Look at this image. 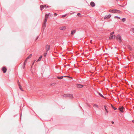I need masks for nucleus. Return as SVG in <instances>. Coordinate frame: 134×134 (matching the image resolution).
Returning a JSON list of instances; mask_svg holds the SVG:
<instances>
[{
  "label": "nucleus",
  "mask_w": 134,
  "mask_h": 134,
  "mask_svg": "<svg viewBox=\"0 0 134 134\" xmlns=\"http://www.w3.org/2000/svg\"><path fill=\"white\" fill-rule=\"evenodd\" d=\"M50 14V13H49L48 14H46L45 15V18L44 19V23L43 25V28H45L46 26V22L47 20V19L48 18V16Z\"/></svg>",
  "instance_id": "f257e3e1"
},
{
  "label": "nucleus",
  "mask_w": 134,
  "mask_h": 134,
  "mask_svg": "<svg viewBox=\"0 0 134 134\" xmlns=\"http://www.w3.org/2000/svg\"><path fill=\"white\" fill-rule=\"evenodd\" d=\"M63 96L64 97H69L70 99H72L73 97L72 94H64Z\"/></svg>",
  "instance_id": "f03ea898"
},
{
  "label": "nucleus",
  "mask_w": 134,
  "mask_h": 134,
  "mask_svg": "<svg viewBox=\"0 0 134 134\" xmlns=\"http://www.w3.org/2000/svg\"><path fill=\"white\" fill-rule=\"evenodd\" d=\"M116 38L117 40H118L120 43H121L122 40L121 38V37L120 35H118L116 37Z\"/></svg>",
  "instance_id": "7ed1b4c3"
},
{
  "label": "nucleus",
  "mask_w": 134,
  "mask_h": 134,
  "mask_svg": "<svg viewBox=\"0 0 134 134\" xmlns=\"http://www.w3.org/2000/svg\"><path fill=\"white\" fill-rule=\"evenodd\" d=\"M121 12L119 10L117 9H113V13H121Z\"/></svg>",
  "instance_id": "20e7f679"
},
{
  "label": "nucleus",
  "mask_w": 134,
  "mask_h": 134,
  "mask_svg": "<svg viewBox=\"0 0 134 134\" xmlns=\"http://www.w3.org/2000/svg\"><path fill=\"white\" fill-rule=\"evenodd\" d=\"M49 7L47 6V7H46V5H41L40 6V9H41V10H42V9H44V8L45 7L46 8H48V7Z\"/></svg>",
  "instance_id": "39448f33"
},
{
  "label": "nucleus",
  "mask_w": 134,
  "mask_h": 134,
  "mask_svg": "<svg viewBox=\"0 0 134 134\" xmlns=\"http://www.w3.org/2000/svg\"><path fill=\"white\" fill-rule=\"evenodd\" d=\"M2 70L3 73H5L6 72L7 69L5 67H3L2 68Z\"/></svg>",
  "instance_id": "423d86ee"
},
{
  "label": "nucleus",
  "mask_w": 134,
  "mask_h": 134,
  "mask_svg": "<svg viewBox=\"0 0 134 134\" xmlns=\"http://www.w3.org/2000/svg\"><path fill=\"white\" fill-rule=\"evenodd\" d=\"M46 52H47L50 49V46L48 45H47L46 46Z\"/></svg>",
  "instance_id": "0eeeda50"
},
{
  "label": "nucleus",
  "mask_w": 134,
  "mask_h": 134,
  "mask_svg": "<svg viewBox=\"0 0 134 134\" xmlns=\"http://www.w3.org/2000/svg\"><path fill=\"white\" fill-rule=\"evenodd\" d=\"M28 59H27V58H26V59L25 60L24 62V64H23V69H24L25 68V64L26 63H27V61Z\"/></svg>",
  "instance_id": "6e6552de"
},
{
  "label": "nucleus",
  "mask_w": 134,
  "mask_h": 134,
  "mask_svg": "<svg viewBox=\"0 0 134 134\" xmlns=\"http://www.w3.org/2000/svg\"><path fill=\"white\" fill-rule=\"evenodd\" d=\"M115 35H110V37H109V38L110 39H115Z\"/></svg>",
  "instance_id": "1a4fd4ad"
},
{
  "label": "nucleus",
  "mask_w": 134,
  "mask_h": 134,
  "mask_svg": "<svg viewBox=\"0 0 134 134\" xmlns=\"http://www.w3.org/2000/svg\"><path fill=\"white\" fill-rule=\"evenodd\" d=\"M124 107L122 106L121 107H119V110L122 113L124 112L122 110L124 109Z\"/></svg>",
  "instance_id": "9d476101"
},
{
  "label": "nucleus",
  "mask_w": 134,
  "mask_h": 134,
  "mask_svg": "<svg viewBox=\"0 0 134 134\" xmlns=\"http://www.w3.org/2000/svg\"><path fill=\"white\" fill-rule=\"evenodd\" d=\"M111 16V15L109 14L108 15H105V16L104 17V19H109Z\"/></svg>",
  "instance_id": "9b49d317"
},
{
  "label": "nucleus",
  "mask_w": 134,
  "mask_h": 134,
  "mask_svg": "<svg viewBox=\"0 0 134 134\" xmlns=\"http://www.w3.org/2000/svg\"><path fill=\"white\" fill-rule=\"evenodd\" d=\"M18 85H19V88H20V89L22 91H23V90L22 89V88H21V86L20 85V83L19 81H18Z\"/></svg>",
  "instance_id": "f8f14e48"
},
{
  "label": "nucleus",
  "mask_w": 134,
  "mask_h": 134,
  "mask_svg": "<svg viewBox=\"0 0 134 134\" xmlns=\"http://www.w3.org/2000/svg\"><path fill=\"white\" fill-rule=\"evenodd\" d=\"M92 7H93L95 6V4L93 2H92L90 3Z\"/></svg>",
  "instance_id": "ddd939ff"
},
{
  "label": "nucleus",
  "mask_w": 134,
  "mask_h": 134,
  "mask_svg": "<svg viewBox=\"0 0 134 134\" xmlns=\"http://www.w3.org/2000/svg\"><path fill=\"white\" fill-rule=\"evenodd\" d=\"M66 27L65 26H63L62 27H60L59 28V29L60 30H65Z\"/></svg>",
  "instance_id": "4468645a"
},
{
  "label": "nucleus",
  "mask_w": 134,
  "mask_h": 134,
  "mask_svg": "<svg viewBox=\"0 0 134 134\" xmlns=\"http://www.w3.org/2000/svg\"><path fill=\"white\" fill-rule=\"evenodd\" d=\"M77 86L78 88H81L83 86L80 84H78Z\"/></svg>",
  "instance_id": "2eb2a0df"
},
{
  "label": "nucleus",
  "mask_w": 134,
  "mask_h": 134,
  "mask_svg": "<svg viewBox=\"0 0 134 134\" xmlns=\"http://www.w3.org/2000/svg\"><path fill=\"white\" fill-rule=\"evenodd\" d=\"M42 56H40L39 58H38V60L36 61L37 62H38V61H40L41 60V59H42Z\"/></svg>",
  "instance_id": "dca6fc26"
},
{
  "label": "nucleus",
  "mask_w": 134,
  "mask_h": 134,
  "mask_svg": "<svg viewBox=\"0 0 134 134\" xmlns=\"http://www.w3.org/2000/svg\"><path fill=\"white\" fill-rule=\"evenodd\" d=\"M75 32H76V30H72L71 32V34L72 35H73L74 33H75Z\"/></svg>",
  "instance_id": "f3484780"
},
{
  "label": "nucleus",
  "mask_w": 134,
  "mask_h": 134,
  "mask_svg": "<svg viewBox=\"0 0 134 134\" xmlns=\"http://www.w3.org/2000/svg\"><path fill=\"white\" fill-rule=\"evenodd\" d=\"M63 77H64L63 76H58L57 77V78L58 79H62Z\"/></svg>",
  "instance_id": "a211bd4d"
},
{
  "label": "nucleus",
  "mask_w": 134,
  "mask_h": 134,
  "mask_svg": "<svg viewBox=\"0 0 134 134\" xmlns=\"http://www.w3.org/2000/svg\"><path fill=\"white\" fill-rule=\"evenodd\" d=\"M128 48L130 51H132V49L130 46H128Z\"/></svg>",
  "instance_id": "6ab92c4d"
},
{
  "label": "nucleus",
  "mask_w": 134,
  "mask_h": 134,
  "mask_svg": "<svg viewBox=\"0 0 134 134\" xmlns=\"http://www.w3.org/2000/svg\"><path fill=\"white\" fill-rule=\"evenodd\" d=\"M32 54H30L29 55V56H28L27 58V59H29V58H30L32 56Z\"/></svg>",
  "instance_id": "aec40b11"
},
{
  "label": "nucleus",
  "mask_w": 134,
  "mask_h": 134,
  "mask_svg": "<svg viewBox=\"0 0 134 134\" xmlns=\"http://www.w3.org/2000/svg\"><path fill=\"white\" fill-rule=\"evenodd\" d=\"M111 107L114 110H116L117 109V108H116L114 107L113 106V105L112 104H111Z\"/></svg>",
  "instance_id": "412c9836"
},
{
  "label": "nucleus",
  "mask_w": 134,
  "mask_h": 134,
  "mask_svg": "<svg viewBox=\"0 0 134 134\" xmlns=\"http://www.w3.org/2000/svg\"><path fill=\"white\" fill-rule=\"evenodd\" d=\"M97 93L99 94L101 96V97H102L103 98H104V97L102 95L101 93H98V92H97Z\"/></svg>",
  "instance_id": "4be33fe9"
},
{
  "label": "nucleus",
  "mask_w": 134,
  "mask_h": 134,
  "mask_svg": "<svg viewBox=\"0 0 134 134\" xmlns=\"http://www.w3.org/2000/svg\"><path fill=\"white\" fill-rule=\"evenodd\" d=\"M93 107H94L98 108V106L96 104H94Z\"/></svg>",
  "instance_id": "5701e85b"
},
{
  "label": "nucleus",
  "mask_w": 134,
  "mask_h": 134,
  "mask_svg": "<svg viewBox=\"0 0 134 134\" xmlns=\"http://www.w3.org/2000/svg\"><path fill=\"white\" fill-rule=\"evenodd\" d=\"M106 107H107L105 105H104V108L105 110L106 111H107V113H108V111L107 109V108Z\"/></svg>",
  "instance_id": "b1692460"
},
{
  "label": "nucleus",
  "mask_w": 134,
  "mask_h": 134,
  "mask_svg": "<svg viewBox=\"0 0 134 134\" xmlns=\"http://www.w3.org/2000/svg\"><path fill=\"white\" fill-rule=\"evenodd\" d=\"M122 20L124 22L126 21V19L125 18H123L122 19Z\"/></svg>",
  "instance_id": "393cba45"
},
{
  "label": "nucleus",
  "mask_w": 134,
  "mask_h": 134,
  "mask_svg": "<svg viewBox=\"0 0 134 134\" xmlns=\"http://www.w3.org/2000/svg\"><path fill=\"white\" fill-rule=\"evenodd\" d=\"M47 52H46V53H44V56L45 57H46L47 55Z\"/></svg>",
  "instance_id": "a878e982"
},
{
  "label": "nucleus",
  "mask_w": 134,
  "mask_h": 134,
  "mask_svg": "<svg viewBox=\"0 0 134 134\" xmlns=\"http://www.w3.org/2000/svg\"><path fill=\"white\" fill-rule=\"evenodd\" d=\"M131 30L134 33V28H132L131 29Z\"/></svg>",
  "instance_id": "bb28decb"
},
{
  "label": "nucleus",
  "mask_w": 134,
  "mask_h": 134,
  "mask_svg": "<svg viewBox=\"0 0 134 134\" xmlns=\"http://www.w3.org/2000/svg\"><path fill=\"white\" fill-rule=\"evenodd\" d=\"M115 18H117L119 19H120V18L118 16H115Z\"/></svg>",
  "instance_id": "cd10ccee"
},
{
  "label": "nucleus",
  "mask_w": 134,
  "mask_h": 134,
  "mask_svg": "<svg viewBox=\"0 0 134 134\" xmlns=\"http://www.w3.org/2000/svg\"><path fill=\"white\" fill-rule=\"evenodd\" d=\"M109 12H111V13H113V10H112V9H110L109 10Z\"/></svg>",
  "instance_id": "c85d7f7f"
},
{
  "label": "nucleus",
  "mask_w": 134,
  "mask_h": 134,
  "mask_svg": "<svg viewBox=\"0 0 134 134\" xmlns=\"http://www.w3.org/2000/svg\"><path fill=\"white\" fill-rule=\"evenodd\" d=\"M114 33V32H111V33H110V35H113Z\"/></svg>",
  "instance_id": "c756f323"
},
{
  "label": "nucleus",
  "mask_w": 134,
  "mask_h": 134,
  "mask_svg": "<svg viewBox=\"0 0 134 134\" xmlns=\"http://www.w3.org/2000/svg\"><path fill=\"white\" fill-rule=\"evenodd\" d=\"M66 16V15H63L62 16V17L63 18H64V17H65Z\"/></svg>",
  "instance_id": "7c9ffc66"
},
{
  "label": "nucleus",
  "mask_w": 134,
  "mask_h": 134,
  "mask_svg": "<svg viewBox=\"0 0 134 134\" xmlns=\"http://www.w3.org/2000/svg\"><path fill=\"white\" fill-rule=\"evenodd\" d=\"M81 15V14L80 13H79L77 14V15L78 16H79L80 15Z\"/></svg>",
  "instance_id": "2f4dec72"
},
{
  "label": "nucleus",
  "mask_w": 134,
  "mask_h": 134,
  "mask_svg": "<svg viewBox=\"0 0 134 134\" xmlns=\"http://www.w3.org/2000/svg\"><path fill=\"white\" fill-rule=\"evenodd\" d=\"M54 15H55V16H56L57 15V14L55 13L54 14Z\"/></svg>",
  "instance_id": "473e14b6"
},
{
  "label": "nucleus",
  "mask_w": 134,
  "mask_h": 134,
  "mask_svg": "<svg viewBox=\"0 0 134 134\" xmlns=\"http://www.w3.org/2000/svg\"><path fill=\"white\" fill-rule=\"evenodd\" d=\"M64 77H69L68 76H64Z\"/></svg>",
  "instance_id": "72a5a7b5"
},
{
  "label": "nucleus",
  "mask_w": 134,
  "mask_h": 134,
  "mask_svg": "<svg viewBox=\"0 0 134 134\" xmlns=\"http://www.w3.org/2000/svg\"><path fill=\"white\" fill-rule=\"evenodd\" d=\"M92 40H91L90 41V43H92Z\"/></svg>",
  "instance_id": "f704fd0d"
},
{
  "label": "nucleus",
  "mask_w": 134,
  "mask_h": 134,
  "mask_svg": "<svg viewBox=\"0 0 134 134\" xmlns=\"http://www.w3.org/2000/svg\"><path fill=\"white\" fill-rule=\"evenodd\" d=\"M111 123H112V124H113L114 123V121H112L111 122Z\"/></svg>",
  "instance_id": "c9c22d12"
},
{
  "label": "nucleus",
  "mask_w": 134,
  "mask_h": 134,
  "mask_svg": "<svg viewBox=\"0 0 134 134\" xmlns=\"http://www.w3.org/2000/svg\"><path fill=\"white\" fill-rule=\"evenodd\" d=\"M107 111H106V112H105V115L106 114H107Z\"/></svg>",
  "instance_id": "e433bc0d"
},
{
  "label": "nucleus",
  "mask_w": 134,
  "mask_h": 134,
  "mask_svg": "<svg viewBox=\"0 0 134 134\" xmlns=\"http://www.w3.org/2000/svg\"><path fill=\"white\" fill-rule=\"evenodd\" d=\"M132 122H134V120H132Z\"/></svg>",
  "instance_id": "4c0bfd02"
},
{
  "label": "nucleus",
  "mask_w": 134,
  "mask_h": 134,
  "mask_svg": "<svg viewBox=\"0 0 134 134\" xmlns=\"http://www.w3.org/2000/svg\"><path fill=\"white\" fill-rule=\"evenodd\" d=\"M34 62H35V61H34ZM34 62L32 64V65H34Z\"/></svg>",
  "instance_id": "58836bf2"
},
{
  "label": "nucleus",
  "mask_w": 134,
  "mask_h": 134,
  "mask_svg": "<svg viewBox=\"0 0 134 134\" xmlns=\"http://www.w3.org/2000/svg\"><path fill=\"white\" fill-rule=\"evenodd\" d=\"M38 38V37H37V38Z\"/></svg>",
  "instance_id": "ea45409f"
}]
</instances>
